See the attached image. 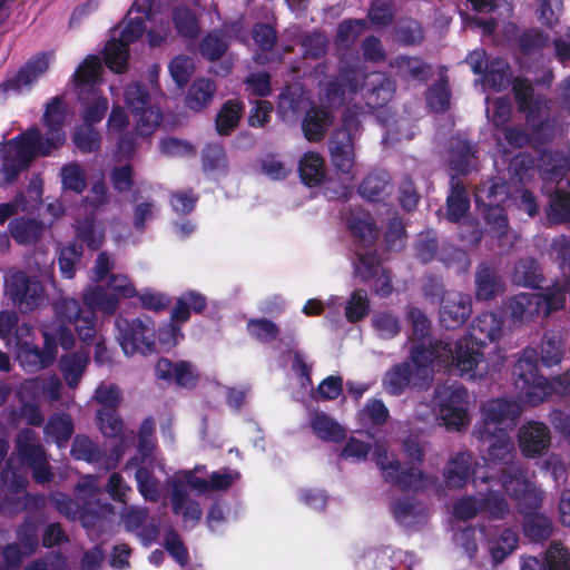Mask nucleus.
<instances>
[{"label": "nucleus", "instance_id": "1", "mask_svg": "<svg viewBox=\"0 0 570 570\" xmlns=\"http://www.w3.org/2000/svg\"><path fill=\"white\" fill-rule=\"evenodd\" d=\"M402 452L406 456L407 468H403L401 461L390 454L383 445H375L373 461L381 471L384 482L396 487L403 492L420 493L425 491L435 481L419 466L425 459V450L416 436L410 435L402 442Z\"/></svg>", "mask_w": 570, "mask_h": 570}, {"label": "nucleus", "instance_id": "2", "mask_svg": "<svg viewBox=\"0 0 570 570\" xmlns=\"http://www.w3.org/2000/svg\"><path fill=\"white\" fill-rule=\"evenodd\" d=\"M83 305L76 298L61 297L53 304L60 320L75 324V332L80 341L91 345L96 337L97 311L112 315L119 305V297L108 294L102 287L96 286L83 293Z\"/></svg>", "mask_w": 570, "mask_h": 570}, {"label": "nucleus", "instance_id": "3", "mask_svg": "<svg viewBox=\"0 0 570 570\" xmlns=\"http://www.w3.org/2000/svg\"><path fill=\"white\" fill-rule=\"evenodd\" d=\"M515 385L521 389L525 399L533 405L543 402L549 395L570 394V376H553L551 380L539 374L538 353L535 348H525L513 366Z\"/></svg>", "mask_w": 570, "mask_h": 570}, {"label": "nucleus", "instance_id": "4", "mask_svg": "<svg viewBox=\"0 0 570 570\" xmlns=\"http://www.w3.org/2000/svg\"><path fill=\"white\" fill-rule=\"evenodd\" d=\"M510 199L508 181L501 177H490L476 186L474 203L483 219L499 235L508 230L509 222L505 205Z\"/></svg>", "mask_w": 570, "mask_h": 570}, {"label": "nucleus", "instance_id": "5", "mask_svg": "<svg viewBox=\"0 0 570 570\" xmlns=\"http://www.w3.org/2000/svg\"><path fill=\"white\" fill-rule=\"evenodd\" d=\"M207 305V297L200 292L194 289L184 292L175 302L170 312V322L158 330L159 343L168 347L175 346L178 343V337L184 336L180 325L190 320L191 313L202 315Z\"/></svg>", "mask_w": 570, "mask_h": 570}, {"label": "nucleus", "instance_id": "6", "mask_svg": "<svg viewBox=\"0 0 570 570\" xmlns=\"http://www.w3.org/2000/svg\"><path fill=\"white\" fill-rule=\"evenodd\" d=\"M124 98L136 120V132L138 136L147 137L151 135L160 125L163 115L158 107L153 106L147 85L142 81L127 85Z\"/></svg>", "mask_w": 570, "mask_h": 570}, {"label": "nucleus", "instance_id": "7", "mask_svg": "<svg viewBox=\"0 0 570 570\" xmlns=\"http://www.w3.org/2000/svg\"><path fill=\"white\" fill-rule=\"evenodd\" d=\"M96 422L101 434L107 439L115 440V444L110 448L106 456V470H115L127 449L134 440V432H126V426L118 410L115 411H97Z\"/></svg>", "mask_w": 570, "mask_h": 570}, {"label": "nucleus", "instance_id": "8", "mask_svg": "<svg viewBox=\"0 0 570 570\" xmlns=\"http://www.w3.org/2000/svg\"><path fill=\"white\" fill-rule=\"evenodd\" d=\"M116 325L120 333L119 341L125 354L140 353L148 355L156 351L155 328L151 320L147 318L144 322L139 317L132 320L119 317Z\"/></svg>", "mask_w": 570, "mask_h": 570}, {"label": "nucleus", "instance_id": "9", "mask_svg": "<svg viewBox=\"0 0 570 570\" xmlns=\"http://www.w3.org/2000/svg\"><path fill=\"white\" fill-rule=\"evenodd\" d=\"M7 293L21 313L33 312L45 299L42 283L35 276H28L24 272L11 275L7 283Z\"/></svg>", "mask_w": 570, "mask_h": 570}, {"label": "nucleus", "instance_id": "10", "mask_svg": "<svg viewBox=\"0 0 570 570\" xmlns=\"http://www.w3.org/2000/svg\"><path fill=\"white\" fill-rule=\"evenodd\" d=\"M500 483L510 498L520 504L523 503L528 509L535 510L541 505L542 497L537 489L532 488L520 463L502 469Z\"/></svg>", "mask_w": 570, "mask_h": 570}, {"label": "nucleus", "instance_id": "11", "mask_svg": "<svg viewBox=\"0 0 570 570\" xmlns=\"http://www.w3.org/2000/svg\"><path fill=\"white\" fill-rule=\"evenodd\" d=\"M521 414L518 402L507 399H495L483 407V420L474 429L488 431L508 430L517 424Z\"/></svg>", "mask_w": 570, "mask_h": 570}, {"label": "nucleus", "instance_id": "12", "mask_svg": "<svg viewBox=\"0 0 570 570\" xmlns=\"http://www.w3.org/2000/svg\"><path fill=\"white\" fill-rule=\"evenodd\" d=\"M519 449L524 458L538 459L548 453L551 446V431L539 421H529L518 431Z\"/></svg>", "mask_w": 570, "mask_h": 570}, {"label": "nucleus", "instance_id": "13", "mask_svg": "<svg viewBox=\"0 0 570 570\" xmlns=\"http://www.w3.org/2000/svg\"><path fill=\"white\" fill-rule=\"evenodd\" d=\"M472 314V298L469 294L449 291L442 296L440 304V323L446 330L463 326Z\"/></svg>", "mask_w": 570, "mask_h": 570}, {"label": "nucleus", "instance_id": "14", "mask_svg": "<svg viewBox=\"0 0 570 570\" xmlns=\"http://www.w3.org/2000/svg\"><path fill=\"white\" fill-rule=\"evenodd\" d=\"M473 435L483 444H488L484 460L491 464H514L515 448L508 430L488 431L473 429Z\"/></svg>", "mask_w": 570, "mask_h": 570}, {"label": "nucleus", "instance_id": "15", "mask_svg": "<svg viewBox=\"0 0 570 570\" xmlns=\"http://www.w3.org/2000/svg\"><path fill=\"white\" fill-rule=\"evenodd\" d=\"M43 347L23 342L21 343L19 360L23 370L33 373L51 366L57 358L55 336L49 331H43Z\"/></svg>", "mask_w": 570, "mask_h": 570}, {"label": "nucleus", "instance_id": "16", "mask_svg": "<svg viewBox=\"0 0 570 570\" xmlns=\"http://www.w3.org/2000/svg\"><path fill=\"white\" fill-rule=\"evenodd\" d=\"M468 396V390L462 385L449 389V394L440 407L443 424L448 430L461 431L469 424V413L464 406Z\"/></svg>", "mask_w": 570, "mask_h": 570}, {"label": "nucleus", "instance_id": "17", "mask_svg": "<svg viewBox=\"0 0 570 570\" xmlns=\"http://www.w3.org/2000/svg\"><path fill=\"white\" fill-rule=\"evenodd\" d=\"M48 68L49 58L47 53H38L21 66L12 77L0 83V92L20 94L23 88H30Z\"/></svg>", "mask_w": 570, "mask_h": 570}, {"label": "nucleus", "instance_id": "18", "mask_svg": "<svg viewBox=\"0 0 570 570\" xmlns=\"http://www.w3.org/2000/svg\"><path fill=\"white\" fill-rule=\"evenodd\" d=\"M155 376L167 384L175 382L176 385L191 390L196 387L199 375L187 361L173 362L167 357H160L155 365Z\"/></svg>", "mask_w": 570, "mask_h": 570}, {"label": "nucleus", "instance_id": "19", "mask_svg": "<svg viewBox=\"0 0 570 570\" xmlns=\"http://www.w3.org/2000/svg\"><path fill=\"white\" fill-rule=\"evenodd\" d=\"M332 166L341 174L348 175L355 164L354 136L342 130H333L328 139Z\"/></svg>", "mask_w": 570, "mask_h": 570}, {"label": "nucleus", "instance_id": "20", "mask_svg": "<svg viewBox=\"0 0 570 570\" xmlns=\"http://www.w3.org/2000/svg\"><path fill=\"white\" fill-rule=\"evenodd\" d=\"M10 144L14 145V155L18 156L22 163H31V160L40 156H49L52 150L60 147H51L48 144L47 136H42L38 127H31L24 132L14 137Z\"/></svg>", "mask_w": 570, "mask_h": 570}, {"label": "nucleus", "instance_id": "21", "mask_svg": "<svg viewBox=\"0 0 570 570\" xmlns=\"http://www.w3.org/2000/svg\"><path fill=\"white\" fill-rule=\"evenodd\" d=\"M345 225L353 236L356 247L371 248L375 245L379 238V229L368 212L363 209L351 210L346 216Z\"/></svg>", "mask_w": 570, "mask_h": 570}, {"label": "nucleus", "instance_id": "22", "mask_svg": "<svg viewBox=\"0 0 570 570\" xmlns=\"http://www.w3.org/2000/svg\"><path fill=\"white\" fill-rule=\"evenodd\" d=\"M505 291V283L499 271L482 262L474 274V297L478 302H489Z\"/></svg>", "mask_w": 570, "mask_h": 570}, {"label": "nucleus", "instance_id": "23", "mask_svg": "<svg viewBox=\"0 0 570 570\" xmlns=\"http://www.w3.org/2000/svg\"><path fill=\"white\" fill-rule=\"evenodd\" d=\"M67 110L62 97L55 96L46 104L42 122L47 128L46 136L51 147H62L66 141L63 130Z\"/></svg>", "mask_w": 570, "mask_h": 570}, {"label": "nucleus", "instance_id": "24", "mask_svg": "<svg viewBox=\"0 0 570 570\" xmlns=\"http://www.w3.org/2000/svg\"><path fill=\"white\" fill-rule=\"evenodd\" d=\"M484 346L465 335L454 343L453 365L463 376L470 374L475 376V370L484 362Z\"/></svg>", "mask_w": 570, "mask_h": 570}, {"label": "nucleus", "instance_id": "25", "mask_svg": "<svg viewBox=\"0 0 570 570\" xmlns=\"http://www.w3.org/2000/svg\"><path fill=\"white\" fill-rule=\"evenodd\" d=\"M503 320L494 312L479 314L471 324L468 336L487 346L488 343L499 341L502 335Z\"/></svg>", "mask_w": 570, "mask_h": 570}, {"label": "nucleus", "instance_id": "26", "mask_svg": "<svg viewBox=\"0 0 570 570\" xmlns=\"http://www.w3.org/2000/svg\"><path fill=\"white\" fill-rule=\"evenodd\" d=\"M102 77V63L98 56L89 55L77 67L72 78L75 90L79 96L83 92L94 94Z\"/></svg>", "mask_w": 570, "mask_h": 570}, {"label": "nucleus", "instance_id": "27", "mask_svg": "<svg viewBox=\"0 0 570 570\" xmlns=\"http://www.w3.org/2000/svg\"><path fill=\"white\" fill-rule=\"evenodd\" d=\"M333 115L324 106L312 105L302 120V130L311 142H318L333 122Z\"/></svg>", "mask_w": 570, "mask_h": 570}, {"label": "nucleus", "instance_id": "28", "mask_svg": "<svg viewBox=\"0 0 570 570\" xmlns=\"http://www.w3.org/2000/svg\"><path fill=\"white\" fill-rule=\"evenodd\" d=\"M473 462L474 456L472 452L456 453L445 466L443 473L445 485L451 490L463 488L472 473Z\"/></svg>", "mask_w": 570, "mask_h": 570}, {"label": "nucleus", "instance_id": "29", "mask_svg": "<svg viewBox=\"0 0 570 570\" xmlns=\"http://www.w3.org/2000/svg\"><path fill=\"white\" fill-rule=\"evenodd\" d=\"M45 224L36 218L19 216L9 222L8 230L12 239L22 246L35 245L45 233Z\"/></svg>", "mask_w": 570, "mask_h": 570}, {"label": "nucleus", "instance_id": "30", "mask_svg": "<svg viewBox=\"0 0 570 570\" xmlns=\"http://www.w3.org/2000/svg\"><path fill=\"white\" fill-rule=\"evenodd\" d=\"M478 147L469 139H456L450 149L449 167L454 174L452 176H466L473 168L476 159Z\"/></svg>", "mask_w": 570, "mask_h": 570}, {"label": "nucleus", "instance_id": "31", "mask_svg": "<svg viewBox=\"0 0 570 570\" xmlns=\"http://www.w3.org/2000/svg\"><path fill=\"white\" fill-rule=\"evenodd\" d=\"M16 451L20 463L24 466L39 463L47 458L43 446L39 443L37 432L29 428L18 432Z\"/></svg>", "mask_w": 570, "mask_h": 570}, {"label": "nucleus", "instance_id": "32", "mask_svg": "<svg viewBox=\"0 0 570 570\" xmlns=\"http://www.w3.org/2000/svg\"><path fill=\"white\" fill-rule=\"evenodd\" d=\"M391 187L390 174L386 170L375 169L363 178L357 191L364 199L379 203L390 195Z\"/></svg>", "mask_w": 570, "mask_h": 570}, {"label": "nucleus", "instance_id": "33", "mask_svg": "<svg viewBox=\"0 0 570 570\" xmlns=\"http://www.w3.org/2000/svg\"><path fill=\"white\" fill-rule=\"evenodd\" d=\"M470 206V197L463 181L451 176L450 193L446 197V219L459 223L468 214Z\"/></svg>", "mask_w": 570, "mask_h": 570}, {"label": "nucleus", "instance_id": "34", "mask_svg": "<svg viewBox=\"0 0 570 570\" xmlns=\"http://www.w3.org/2000/svg\"><path fill=\"white\" fill-rule=\"evenodd\" d=\"M390 67L402 79H413L426 82L431 75V66L420 57L397 56L390 61Z\"/></svg>", "mask_w": 570, "mask_h": 570}, {"label": "nucleus", "instance_id": "35", "mask_svg": "<svg viewBox=\"0 0 570 570\" xmlns=\"http://www.w3.org/2000/svg\"><path fill=\"white\" fill-rule=\"evenodd\" d=\"M540 297L534 294L520 293L504 303L508 316L515 322H523L539 313Z\"/></svg>", "mask_w": 570, "mask_h": 570}, {"label": "nucleus", "instance_id": "36", "mask_svg": "<svg viewBox=\"0 0 570 570\" xmlns=\"http://www.w3.org/2000/svg\"><path fill=\"white\" fill-rule=\"evenodd\" d=\"M298 173L304 185L308 187L320 186L326 177L323 157L315 151L305 153L299 159Z\"/></svg>", "mask_w": 570, "mask_h": 570}, {"label": "nucleus", "instance_id": "37", "mask_svg": "<svg viewBox=\"0 0 570 570\" xmlns=\"http://www.w3.org/2000/svg\"><path fill=\"white\" fill-rule=\"evenodd\" d=\"M216 86L208 78H197L193 81L185 97V105L193 111H202L213 101Z\"/></svg>", "mask_w": 570, "mask_h": 570}, {"label": "nucleus", "instance_id": "38", "mask_svg": "<svg viewBox=\"0 0 570 570\" xmlns=\"http://www.w3.org/2000/svg\"><path fill=\"white\" fill-rule=\"evenodd\" d=\"M244 108V102L238 99H229L222 105L215 118L218 135L229 136L238 127Z\"/></svg>", "mask_w": 570, "mask_h": 570}, {"label": "nucleus", "instance_id": "39", "mask_svg": "<svg viewBox=\"0 0 570 570\" xmlns=\"http://www.w3.org/2000/svg\"><path fill=\"white\" fill-rule=\"evenodd\" d=\"M413 366L404 361L393 365L383 377V387L390 395H401L411 383Z\"/></svg>", "mask_w": 570, "mask_h": 570}, {"label": "nucleus", "instance_id": "40", "mask_svg": "<svg viewBox=\"0 0 570 570\" xmlns=\"http://www.w3.org/2000/svg\"><path fill=\"white\" fill-rule=\"evenodd\" d=\"M311 429L322 441L340 443L346 438L344 428L324 412L315 413L311 420Z\"/></svg>", "mask_w": 570, "mask_h": 570}, {"label": "nucleus", "instance_id": "41", "mask_svg": "<svg viewBox=\"0 0 570 570\" xmlns=\"http://www.w3.org/2000/svg\"><path fill=\"white\" fill-rule=\"evenodd\" d=\"M428 107L436 114H444L451 107V88L449 77L440 75L425 92Z\"/></svg>", "mask_w": 570, "mask_h": 570}, {"label": "nucleus", "instance_id": "42", "mask_svg": "<svg viewBox=\"0 0 570 570\" xmlns=\"http://www.w3.org/2000/svg\"><path fill=\"white\" fill-rule=\"evenodd\" d=\"M88 362V355L79 352L65 354L60 357L59 370L70 389L78 386Z\"/></svg>", "mask_w": 570, "mask_h": 570}, {"label": "nucleus", "instance_id": "43", "mask_svg": "<svg viewBox=\"0 0 570 570\" xmlns=\"http://www.w3.org/2000/svg\"><path fill=\"white\" fill-rule=\"evenodd\" d=\"M513 282L519 286L540 288L543 276L539 262L533 257L521 258L514 265Z\"/></svg>", "mask_w": 570, "mask_h": 570}, {"label": "nucleus", "instance_id": "44", "mask_svg": "<svg viewBox=\"0 0 570 570\" xmlns=\"http://www.w3.org/2000/svg\"><path fill=\"white\" fill-rule=\"evenodd\" d=\"M71 455L76 460H83L88 463H98L106 469L107 453L100 449L98 443L94 442L89 436L78 434L75 436L71 445Z\"/></svg>", "mask_w": 570, "mask_h": 570}, {"label": "nucleus", "instance_id": "45", "mask_svg": "<svg viewBox=\"0 0 570 570\" xmlns=\"http://www.w3.org/2000/svg\"><path fill=\"white\" fill-rule=\"evenodd\" d=\"M523 533L532 542L547 541L553 532L550 518L541 513H527L522 524Z\"/></svg>", "mask_w": 570, "mask_h": 570}, {"label": "nucleus", "instance_id": "46", "mask_svg": "<svg viewBox=\"0 0 570 570\" xmlns=\"http://www.w3.org/2000/svg\"><path fill=\"white\" fill-rule=\"evenodd\" d=\"M229 42L227 36L222 30H212L207 32L199 42V53L208 61L219 60L228 50Z\"/></svg>", "mask_w": 570, "mask_h": 570}, {"label": "nucleus", "instance_id": "47", "mask_svg": "<svg viewBox=\"0 0 570 570\" xmlns=\"http://www.w3.org/2000/svg\"><path fill=\"white\" fill-rule=\"evenodd\" d=\"M173 23L180 37L189 40L198 38L200 32L198 19L187 6H178L174 9Z\"/></svg>", "mask_w": 570, "mask_h": 570}, {"label": "nucleus", "instance_id": "48", "mask_svg": "<svg viewBox=\"0 0 570 570\" xmlns=\"http://www.w3.org/2000/svg\"><path fill=\"white\" fill-rule=\"evenodd\" d=\"M129 58V45H125L120 39L109 40L104 49L105 65L116 73L127 71Z\"/></svg>", "mask_w": 570, "mask_h": 570}, {"label": "nucleus", "instance_id": "49", "mask_svg": "<svg viewBox=\"0 0 570 570\" xmlns=\"http://www.w3.org/2000/svg\"><path fill=\"white\" fill-rule=\"evenodd\" d=\"M73 431L72 419L67 413H53L49 416L45 426V433L59 445L69 441Z\"/></svg>", "mask_w": 570, "mask_h": 570}, {"label": "nucleus", "instance_id": "50", "mask_svg": "<svg viewBox=\"0 0 570 570\" xmlns=\"http://www.w3.org/2000/svg\"><path fill=\"white\" fill-rule=\"evenodd\" d=\"M356 258L357 261L354 263L355 275L362 282H370L384 271L381 257L375 249L365 253L357 252Z\"/></svg>", "mask_w": 570, "mask_h": 570}, {"label": "nucleus", "instance_id": "51", "mask_svg": "<svg viewBox=\"0 0 570 570\" xmlns=\"http://www.w3.org/2000/svg\"><path fill=\"white\" fill-rule=\"evenodd\" d=\"M394 90V82L387 77L380 75L376 81L365 89L364 98L372 108L383 107L392 99Z\"/></svg>", "mask_w": 570, "mask_h": 570}, {"label": "nucleus", "instance_id": "52", "mask_svg": "<svg viewBox=\"0 0 570 570\" xmlns=\"http://www.w3.org/2000/svg\"><path fill=\"white\" fill-rule=\"evenodd\" d=\"M72 142L82 154L96 153L101 146V135L90 125H79L75 128L72 134Z\"/></svg>", "mask_w": 570, "mask_h": 570}, {"label": "nucleus", "instance_id": "53", "mask_svg": "<svg viewBox=\"0 0 570 570\" xmlns=\"http://www.w3.org/2000/svg\"><path fill=\"white\" fill-rule=\"evenodd\" d=\"M246 331L252 338L263 344L274 342L281 334L279 326L268 318H249Z\"/></svg>", "mask_w": 570, "mask_h": 570}, {"label": "nucleus", "instance_id": "54", "mask_svg": "<svg viewBox=\"0 0 570 570\" xmlns=\"http://www.w3.org/2000/svg\"><path fill=\"white\" fill-rule=\"evenodd\" d=\"M547 216L552 224L570 223V194L559 189L552 193Z\"/></svg>", "mask_w": 570, "mask_h": 570}, {"label": "nucleus", "instance_id": "55", "mask_svg": "<svg viewBox=\"0 0 570 570\" xmlns=\"http://www.w3.org/2000/svg\"><path fill=\"white\" fill-rule=\"evenodd\" d=\"M202 166L205 173L226 171L228 160L224 146L219 142L207 144L202 150Z\"/></svg>", "mask_w": 570, "mask_h": 570}, {"label": "nucleus", "instance_id": "56", "mask_svg": "<svg viewBox=\"0 0 570 570\" xmlns=\"http://www.w3.org/2000/svg\"><path fill=\"white\" fill-rule=\"evenodd\" d=\"M45 504V497L32 495L26 492L19 497L16 494L6 495L1 503V510L9 514H16L26 510L37 509Z\"/></svg>", "mask_w": 570, "mask_h": 570}, {"label": "nucleus", "instance_id": "57", "mask_svg": "<svg viewBox=\"0 0 570 570\" xmlns=\"http://www.w3.org/2000/svg\"><path fill=\"white\" fill-rule=\"evenodd\" d=\"M564 355V346L561 337L554 333H546L541 344V357L542 365L551 367L561 362Z\"/></svg>", "mask_w": 570, "mask_h": 570}, {"label": "nucleus", "instance_id": "58", "mask_svg": "<svg viewBox=\"0 0 570 570\" xmlns=\"http://www.w3.org/2000/svg\"><path fill=\"white\" fill-rule=\"evenodd\" d=\"M483 77L493 90H504L510 85V67L504 60H493L487 66Z\"/></svg>", "mask_w": 570, "mask_h": 570}, {"label": "nucleus", "instance_id": "59", "mask_svg": "<svg viewBox=\"0 0 570 570\" xmlns=\"http://www.w3.org/2000/svg\"><path fill=\"white\" fill-rule=\"evenodd\" d=\"M61 184L65 190H70L77 195L82 194L87 188L86 173L77 163H69L62 166Z\"/></svg>", "mask_w": 570, "mask_h": 570}, {"label": "nucleus", "instance_id": "60", "mask_svg": "<svg viewBox=\"0 0 570 570\" xmlns=\"http://www.w3.org/2000/svg\"><path fill=\"white\" fill-rule=\"evenodd\" d=\"M546 570H570V548L560 541H552L544 552Z\"/></svg>", "mask_w": 570, "mask_h": 570}, {"label": "nucleus", "instance_id": "61", "mask_svg": "<svg viewBox=\"0 0 570 570\" xmlns=\"http://www.w3.org/2000/svg\"><path fill=\"white\" fill-rule=\"evenodd\" d=\"M135 479L137 482V490L140 495L150 502H157L160 497L158 480L154 475L151 469L147 466H139L135 472Z\"/></svg>", "mask_w": 570, "mask_h": 570}, {"label": "nucleus", "instance_id": "62", "mask_svg": "<svg viewBox=\"0 0 570 570\" xmlns=\"http://www.w3.org/2000/svg\"><path fill=\"white\" fill-rule=\"evenodd\" d=\"M168 69L174 82L183 89L190 81L195 63L189 56L178 55L170 60Z\"/></svg>", "mask_w": 570, "mask_h": 570}, {"label": "nucleus", "instance_id": "63", "mask_svg": "<svg viewBox=\"0 0 570 570\" xmlns=\"http://www.w3.org/2000/svg\"><path fill=\"white\" fill-rule=\"evenodd\" d=\"M156 426L151 416L142 420L137 432V451L144 456H153L157 449Z\"/></svg>", "mask_w": 570, "mask_h": 570}, {"label": "nucleus", "instance_id": "64", "mask_svg": "<svg viewBox=\"0 0 570 570\" xmlns=\"http://www.w3.org/2000/svg\"><path fill=\"white\" fill-rule=\"evenodd\" d=\"M370 312V301L364 289L357 288L352 292L345 307L346 320L355 324L367 316Z\"/></svg>", "mask_w": 570, "mask_h": 570}]
</instances>
